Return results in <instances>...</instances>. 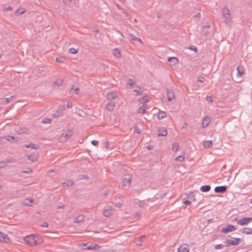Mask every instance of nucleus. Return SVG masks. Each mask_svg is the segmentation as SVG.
<instances>
[{"mask_svg":"<svg viewBox=\"0 0 252 252\" xmlns=\"http://www.w3.org/2000/svg\"><path fill=\"white\" fill-rule=\"evenodd\" d=\"M222 13L223 17L225 19V22L226 24H229L232 22L231 18L230 11L228 8L225 6L222 9Z\"/></svg>","mask_w":252,"mask_h":252,"instance_id":"nucleus-1","label":"nucleus"},{"mask_svg":"<svg viewBox=\"0 0 252 252\" xmlns=\"http://www.w3.org/2000/svg\"><path fill=\"white\" fill-rule=\"evenodd\" d=\"M24 241L30 246H35L37 244V240L33 235H30L24 237Z\"/></svg>","mask_w":252,"mask_h":252,"instance_id":"nucleus-2","label":"nucleus"},{"mask_svg":"<svg viewBox=\"0 0 252 252\" xmlns=\"http://www.w3.org/2000/svg\"><path fill=\"white\" fill-rule=\"evenodd\" d=\"M72 133L70 130H67V131L63 132L59 138L60 141L62 142H65L72 136Z\"/></svg>","mask_w":252,"mask_h":252,"instance_id":"nucleus-3","label":"nucleus"},{"mask_svg":"<svg viewBox=\"0 0 252 252\" xmlns=\"http://www.w3.org/2000/svg\"><path fill=\"white\" fill-rule=\"evenodd\" d=\"M236 229V227L235 226L232 224H228L226 227L222 228L221 232L223 233H227L228 232L234 231Z\"/></svg>","mask_w":252,"mask_h":252,"instance_id":"nucleus-4","label":"nucleus"},{"mask_svg":"<svg viewBox=\"0 0 252 252\" xmlns=\"http://www.w3.org/2000/svg\"><path fill=\"white\" fill-rule=\"evenodd\" d=\"M240 240L241 239L240 238H235L233 240L227 239L225 240V243L226 244V247H229L231 245H237L240 243Z\"/></svg>","mask_w":252,"mask_h":252,"instance_id":"nucleus-5","label":"nucleus"},{"mask_svg":"<svg viewBox=\"0 0 252 252\" xmlns=\"http://www.w3.org/2000/svg\"><path fill=\"white\" fill-rule=\"evenodd\" d=\"M252 221V218H244L238 221V224L241 225L248 224L249 222Z\"/></svg>","mask_w":252,"mask_h":252,"instance_id":"nucleus-6","label":"nucleus"},{"mask_svg":"<svg viewBox=\"0 0 252 252\" xmlns=\"http://www.w3.org/2000/svg\"><path fill=\"white\" fill-rule=\"evenodd\" d=\"M131 176L129 175H125V177L122 180V183L124 186L129 185L131 181Z\"/></svg>","mask_w":252,"mask_h":252,"instance_id":"nucleus-7","label":"nucleus"},{"mask_svg":"<svg viewBox=\"0 0 252 252\" xmlns=\"http://www.w3.org/2000/svg\"><path fill=\"white\" fill-rule=\"evenodd\" d=\"M178 252H189V246L187 244L181 245L178 249Z\"/></svg>","mask_w":252,"mask_h":252,"instance_id":"nucleus-8","label":"nucleus"},{"mask_svg":"<svg viewBox=\"0 0 252 252\" xmlns=\"http://www.w3.org/2000/svg\"><path fill=\"white\" fill-rule=\"evenodd\" d=\"M227 187L225 186H219L215 188V191L217 193H223L226 191Z\"/></svg>","mask_w":252,"mask_h":252,"instance_id":"nucleus-9","label":"nucleus"},{"mask_svg":"<svg viewBox=\"0 0 252 252\" xmlns=\"http://www.w3.org/2000/svg\"><path fill=\"white\" fill-rule=\"evenodd\" d=\"M167 99L168 101H171L173 99H175V96L173 91L172 90L167 89Z\"/></svg>","mask_w":252,"mask_h":252,"instance_id":"nucleus-10","label":"nucleus"},{"mask_svg":"<svg viewBox=\"0 0 252 252\" xmlns=\"http://www.w3.org/2000/svg\"><path fill=\"white\" fill-rule=\"evenodd\" d=\"M9 238L8 236L1 232H0V241L2 242H8Z\"/></svg>","mask_w":252,"mask_h":252,"instance_id":"nucleus-11","label":"nucleus"},{"mask_svg":"<svg viewBox=\"0 0 252 252\" xmlns=\"http://www.w3.org/2000/svg\"><path fill=\"white\" fill-rule=\"evenodd\" d=\"M115 106V103L114 101L108 102L105 106V109L110 111H112Z\"/></svg>","mask_w":252,"mask_h":252,"instance_id":"nucleus-12","label":"nucleus"},{"mask_svg":"<svg viewBox=\"0 0 252 252\" xmlns=\"http://www.w3.org/2000/svg\"><path fill=\"white\" fill-rule=\"evenodd\" d=\"M211 122L210 118L209 117H205L202 122V126L203 127H206Z\"/></svg>","mask_w":252,"mask_h":252,"instance_id":"nucleus-13","label":"nucleus"},{"mask_svg":"<svg viewBox=\"0 0 252 252\" xmlns=\"http://www.w3.org/2000/svg\"><path fill=\"white\" fill-rule=\"evenodd\" d=\"M168 61L172 64V65L177 64L179 63V60L176 57H172L168 58Z\"/></svg>","mask_w":252,"mask_h":252,"instance_id":"nucleus-14","label":"nucleus"},{"mask_svg":"<svg viewBox=\"0 0 252 252\" xmlns=\"http://www.w3.org/2000/svg\"><path fill=\"white\" fill-rule=\"evenodd\" d=\"M237 76L241 77L244 74V70L243 66L242 65H239L237 68Z\"/></svg>","mask_w":252,"mask_h":252,"instance_id":"nucleus-15","label":"nucleus"},{"mask_svg":"<svg viewBox=\"0 0 252 252\" xmlns=\"http://www.w3.org/2000/svg\"><path fill=\"white\" fill-rule=\"evenodd\" d=\"M84 218L85 216L84 215H79L74 219L73 222L74 223H80L84 220Z\"/></svg>","mask_w":252,"mask_h":252,"instance_id":"nucleus-16","label":"nucleus"},{"mask_svg":"<svg viewBox=\"0 0 252 252\" xmlns=\"http://www.w3.org/2000/svg\"><path fill=\"white\" fill-rule=\"evenodd\" d=\"M117 95L116 94L113 92L108 93L106 95V97L108 100L114 99L116 98L117 97Z\"/></svg>","mask_w":252,"mask_h":252,"instance_id":"nucleus-17","label":"nucleus"},{"mask_svg":"<svg viewBox=\"0 0 252 252\" xmlns=\"http://www.w3.org/2000/svg\"><path fill=\"white\" fill-rule=\"evenodd\" d=\"M167 135V131L166 129L164 128L163 129H159L158 130V136H166Z\"/></svg>","mask_w":252,"mask_h":252,"instance_id":"nucleus-18","label":"nucleus"},{"mask_svg":"<svg viewBox=\"0 0 252 252\" xmlns=\"http://www.w3.org/2000/svg\"><path fill=\"white\" fill-rule=\"evenodd\" d=\"M33 200L30 198H26L24 200V204L27 206H32Z\"/></svg>","mask_w":252,"mask_h":252,"instance_id":"nucleus-19","label":"nucleus"},{"mask_svg":"<svg viewBox=\"0 0 252 252\" xmlns=\"http://www.w3.org/2000/svg\"><path fill=\"white\" fill-rule=\"evenodd\" d=\"M113 54L117 58H119L121 57V52L120 50L117 48L114 49Z\"/></svg>","mask_w":252,"mask_h":252,"instance_id":"nucleus-20","label":"nucleus"},{"mask_svg":"<svg viewBox=\"0 0 252 252\" xmlns=\"http://www.w3.org/2000/svg\"><path fill=\"white\" fill-rule=\"evenodd\" d=\"M211 189V187L210 185H205L203 186L200 188V190L202 192H208Z\"/></svg>","mask_w":252,"mask_h":252,"instance_id":"nucleus-21","label":"nucleus"},{"mask_svg":"<svg viewBox=\"0 0 252 252\" xmlns=\"http://www.w3.org/2000/svg\"><path fill=\"white\" fill-rule=\"evenodd\" d=\"M63 83V80L59 79L53 83V86L61 87Z\"/></svg>","mask_w":252,"mask_h":252,"instance_id":"nucleus-22","label":"nucleus"},{"mask_svg":"<svg viewBox=\"0 0 252 252\" xmlns=\"http://www.w3.org/2000/svg\"><path fill=\"white\" fill-rule=\"evenodd\" d=\"M166 117V113L164 111H159L158 115V118L159 120L162 119Z\"/></svg>","mask_w":252,"mask_h":252,"instance_id":"nucleus-23","label":"nucleus"},{"mask_svg":"<svg viewBox=\"0 0 252 252\" xmlns=\"http://www.w3.org/2000/svg\"><path fill=\"white\" fill-rule=\"evenodd\" d=\"M212 142L211 141H206L204 142L203 145L205 148H209L212 146Z\"/></svg>","mask_w":252,"mask_h":252,"instance_id":"nucleus-24","label":"nucleus"},{"mask_svg":"<svg viewBox=\"0 0 252 252\" xmlns=\"http://www.w3.org/2000/svg\"><path fill=\"white\" fill-rule=\"evenodd\" d=\"M179 144L178 143L174 142L172 144V151L176 152L179 149Z\"/></svg>","mask_w":252,"mask_h":252,"instance_id":"nucleus-25","label":"nucleus"},{"mask_svg":"<svg viewBox=\"0 0 252 252\" xmlns=\"http://www.w3.org/2000/svg\"><path fill=\"white\" fill-rule=\"evenodd\" d=\"M37 156L35 155H29L27 156L28 159L30 160L32 162H34L37 160Z\"/></svg>","mask_w":252,"mask_h":252,"instance_id":"nucleus-26","label":"nucleus"},{"mask_svg":"<svg viewBox=\"0 0 252 252\" xmlns=\"http://www.w3.org/2000/svg\"><path fill=\"white\" fill-rule=\"evenodd\" d=\"M25 147L26 148H31L32 149H35V150H37L39 148V147L37 145H36L33 143H30L28 145H26Z\"/></svg>","mask_w":252,"mask_h":252,"instance_id":"nucleus-27","label":"nucleus"},{"mask_svg":"<svg viewBox=\"0 0 252 252\" xmlns=\"http://www.w3.org/2000/svg\"><path fill=\"white\" fill-rule=\"evenodd\" d=\"M146 109H147L146 105H143L141 107H140L138 109V113H141V114H144L146 111Z\"/></svg>","mask_w":252,"mask_h":252,"instance_id":"nucleus-28","label":"nucleus"},{"mask_svg":"<svg viewBox=\"0 0 252 252\" xmlns=\"http://www.w3.org/2000/svg\"><path fill=\"white\" fill-rule=\"evenodd\" d=\"M112 212L111 210L105 209L103 212V215L106 217H109L111 216Z\"/></svg>","mask_w":252,"mask_h":252,"instance_id":"nucleus-29","label":"nucleus"},{"mask_svg":"<svg viewBox=\"0 0 252 252\" xmlns=\"http://www.w3.org/2000/svg\"><path fill=\"white\" fill-rule=\"evenodd\" d=\"M63 115V113L62 111H57L56 113L53 114V116L54 118H58L59 117H61Z\"/></svg>","mask_w":252,"mask_h":252,"instance_id":"nucleus-30","label":"nucleus"},{"mask_svg":"<svg viewBox=\"0 0 252 252\" xmlns=\"http://www.w3.org/2000/svg\"><path fill=\"white\" fill-rule=\"evenodd\" d=\"M201 32V34L204 35V36H207L209 34V31H208V29H205V27H202V31Z\"/></svg>","mask_w":252,"mask_h":252,"instance_id":"nucleus-31","label":"nucleus"},{"mask_svg":"<svg viewBox=\"0 0 252 252\" xmlns=\"http://www.w3.org/2000/svg\"><path fill=\"white\" fill-rule=\"evenodd\" d=\"M14 98V96H12L9 98H4L3 100V102L4 104H7L10 101H12L13 100V99Z\"/></svg>","mask_w":252,"mask_h":252,"instance_id":"nucleus-32","label":"nucleus"},{"mask_svg":"<svg viewBox=\"0 0 252 252\" xmlns=\"http://www.w3.org/2000/svg\"><path fill=\"white\" fill-rule=\"evenodd\" d=\"M63 185L64 186L66 185L67 187H71L73 185V183L71 180H67L66 182L63 183Z\"/></svg>","mask_w":252,"mask_h":252,"instance_id":"nucleus-33","label":"nucleus"},{"mask_svg":"<svg viewBox=\"0 0 252 252\" xmlns=\"http://www.w3.org/2000/svg\"><path fill=\"white\" fill-rule=\"evenodd\" d=\"M128 34L131 37V38L132 40L138 41L140 42H142L141 40L139 38L136 37L135 35L131 33H128Z\"/></svg>","mask_w":252,"mask_h":252,"instance_id":"nucleus-34","label":"nucleus"},{"mask_svg":"<svg viewBox=\"0 0 252 252\" xmlns=\"http://www.w3.org/2000/svg\"><path fill=\"white\" fill-rule=\"evenodd\" d=\"M252 228H243V230L242 231V232L243 233H245L247 234H252Z\"/></svg>","mask_w":252,"mask_h":252,"instance_id":"nucleus-35","label":"nucleus"},{"mask_svg":"<svg viewBox=\"0 0 252 252\" xmlns=\"http://www.w3.org/2000/svg\"><path fill=\"white\" fill-rule=\"evenodd\" d=\"M134 243L137 246H141L142 245V240L139 237L136 238L134 240Z\"/></svg>","mask_w":252,"mask_h":252,"instance_id":"nucleus-36","label":"nucleus"},{"mask_svg":"<svg viewBox=\"0 0 252 252\" xmlns=\"http://www.w3.org/2000/svg\"><path fill=\"white\" fill-rule=\"evenodd\" d=\"M142 89V88L138 86V87H137L136 89L134 90V92L136 93V95H141L142 94V93H141Z\"/></svg>","mask_w":252,"mask_h":252,"instance_id":"nucleus-37","label":"nucleus"},{"mask_svg":"<svg viewBox=\"0 0 252 252\" xmlns=\"http://www.w3.org/2000/svg\"><path fill=\"white\" fill-rule=\"evenodd\" d=\"M141 103H146L148 101V98L146 96H143L139 99Z\"/></svg>","mask_w":252,"mask_h":252,"instance_id":"nucleus-38","label":"nucleus"},{"mask_svg":"<svg viewBox=\"0 0 252 252\" xmlns=\"http://www.w3.org/2000/svg\"><path fill=\"white\" fill-rule=\"evenodd\" d=\"M7 165V161L6 160L2 161L0 162V168H4Z\"/></svg>","mask_w":252,"mask_h":252,"instance_id":"nucleus-39","label":"nucleus"},{"mask_svg":"<svg viewBox=\"0 0 252 252\" xmlns=\"http://www.w3.org/2000/svg\"><path fill=\"white\" fill-rule=\"evenodd\" d=\"M51 121L52 120L51 119L45 118L42 120V123L43 124H49L51 123Z\"/></svg>","mask_w":252,"mask_h":252,"instance_id":"nucleus-40","label":"nucleus"},{"mask_svg":"<svg viewBox=\"0 0 252 252\" xmlns=\"http://www.w3.org/2000/svg\"><path fill=\"white\" fill-rule=\"evenodd\" d=\"M56 61L59 63H63L65 61V59L62 57H57Z\"/></svg>","mask_w":252,"mask_h":252,"instance_id":"nucleus-41","label":"nucleus"},{"mask_svg":"<svg viewBox=\"0 0 252 252\" xmlns=\"http://www.w3.org/2000/svg\"><path fill=\"white\" fill-rule=\"evenodd\" d=\"M175 160L179 161H182L184 160V156L182 155L179 156L175 158Z\"/></svg>","mask_w":252,"mask_h":252,"instance_id":"nucleus-42","label":"nucleus"},{"mask_svg":"<svg viewBox=\"0 0 252 252\" xmlns=\"http://www.w3.org/2000/svg\"><path fill=\"white\" fill-rule=\"evenodd\" d=\"M129 85L130 87H132L134 85L133 80L132 79H129L128 82L127 84V86Z\"/></svg>","mask_w":252,"mask_h":252,"instance_id":"nucleus-43","label":"nucleus"},{"mask_svg":"<svg viewBox=\"0 0 252 252\" xmlns=\"http://www.w3.org/2000/svg\"><path fill=\"white\" fill-rule=\"evenodd\" d=\"M69 52L72 54H76L78 52V49L76 50L75 48H71L69 49Z\"/></svg>","mask_w":252,"mask_h":252,"instance_id":"nucleus-44","label":"nucleus"},{"mask_svg":"<svg viewBox=\"0 0 252 252\" xmlns=\"http://www.w3.org/2000/svg\"><path fill=\"white\" fill-rule=\"evenodd\" d=\"M223 247L222 244H218L215 246V249L216 250L221 249Z\"/></svg>","mask_w":252,"mask_h":252,"instance_id":"nucleus-45","label":"nucleus"},{"mask_svg":"<svg viewBox=\"0 0 252 252\" xmlns=\"http://www.w3.org/2000/svg\"><path fill=\"white\" fill-rule=\"evenodd\" d=\"M134 131L137 133H140L141 130L137 126H135L134 127Z\"/></svg>","mask_w":252,"mask_h":252,"instance_id":"nucleus-46","label":"nucleus"},{"mask_svg":"<svg viewBox=\"0 0 252 252\" xmlns=\"http://www.w3.org/2000/svg\"><path fill=\"white\" fill-rule=\"evenodd\" d=\"M14 138H15L14 137H13V136L7 135V136H5V139L8 141H11V140H14Z\"/></svg>","mask_w":252,"mask_h":252,"instance_id":"nucleus-47","label":"nucleus"},{"mask_svg":"<svg viewBox=\"0 0 252 252\" xmlns=\"http://www.w3.org/2000/svg\"><path fill=\"white\" fill-rule=\"evenodd\" d=\"M25 12V10H23V9H22V8H18L16 11L17 13H18L20 14H23Z\"/></svg>","mask_w":252,"mask_h":252,"instance_id":"nucleus-48","label":"nucleus"},{"mask_svg":"<svg viewBox=\"0 0 252 252\" xmlns=\"http://www.w3.org/2000/svg\"><path fill=\"white\" fill-rule=\"evenodd\" d=\"M206 99L210 103H212L213 101L212 97L210 96H207L206 97Z\"/></svg>","mask_w":252,"mask_h":252,"instance_id":"nucleus-49","label":"nucleus"},{"mask_svg":"<svg viewBox=\"0 0 252 252\" xmlns=\"http://www.w3.org/2000/svg\"><path fill=\"white\" fill-rule=\"evenodd\" d=\"M32 172V170L31 169H28L27 170H23L22 171V173L30 174Z\"/></svg>","mask_w":252,"mask_h":252,"instance_id":"nucleus-50","label":"nucleus"},{"mask_svg":"<svg viewBox=\"0 0 252 252\" xmlns=\"http://www.w3.org/2000/svg\"><path fill=\"white\" fill-rule=\"evenodd\" d=\"M205 80L203 76H199L198 77V81L200 82H203Z\"/></svg>","mask_w":252,"mask_h":252,"instance_id":"nucleus-51","label":"nucleus"},{"mask_svg":"<svg viewBox=\"0 0 252 252\" xmlns=\"http://www.w3.org/2000/svg\"><path fill=\"white\" fill-rule=\"evenodd\" d=\"M6 161H7V164L8 163H10V162H14L15 161V160L13 158H9V159H7L5 160Z\"/></svg>","mask_w":252,"mask_h":252,"instance_id":"nucleus-52","label":"nucleus"},{"mask_svg":"<svg viewBox=\"0 0 252 252\" xmlns=\"http://www.w3.org/2000/svg\"><path fill=\"white\" fill-rule=\"evenodd\" d=\"M104 145L106 149H108L109 147L110 143L108 141H106V142H104Z\"/></svg>","mask_w":252,"mask_h":252,"instance_id":"nucleus-53","label":"nucleus"},{"mask_svg":"<svg viewBox=\"0 0 252 252\" xmlns=\"http://www.w3.org/2000/svg\"><path fill=\"white\" fill-rule=\"evenodd\" d=\"M92 144L94 146H97L98 144V142L96 140H93L91 142Z\"/></svg>","mask_w":252,"mask_h":252,"instance_id":"nucleus-54","label":"nucleus"},{"mask_svg":"<svg viewBox=\"0 0 252 252\" xmlns=\"http://www.w3.org/2000/svg\"><path fill=\"white\" fill-rule=\"evenodd\" d=\"M183 203H184V204H185L186 205H190L191 204L190 201H189L188 200H186L184 201L183 202Z\"/></svg>","mask_w":252,"mask_h":252,"instance_id":"nucleus-55","label":"nucleus"},{"mask_svg":"<svg viewBox=\"0 0 252 252\" xmlns=\"http://www.w3.org/2000/svg\"><path fill=\"white\" fill-rule=\"evenodd\" d=\"M100 248V246L97 244H95L93 245V250H96Z\"/></svg>","mask_w":252,"mask_h":252,"instance_id":"nucleus-56","label":"nucleus"},{"mask_svg":"<svg viewBox=\"0 0 252 252\" xmlns=\"http://www.w3.org/2000/svg\"><path fill=\"white\" fill-rule=\"evenodd\" d=\"M41 226L43 227H48V224L47 222H43L42 224H41Z\"/></svg>","mask_w":252,"mask_h":252,"instance_id":"nucleus-57","label":"nucleus"},{"mask_svg":"<svg viewBox=\"0 0 252 252\" xmlns=\"http://www.w3.org/2000/svg\"><path fill=\"white\" fill-rule=\"evenodd\" d=\"M73 106V104L72 102H68L67 103V107L68 108H70Z\"/></svg>","mask_w":252,"mask_h":252,"instance_id":"nucleus-58","label":"nucleus"},{"mask_svg":"<svg viewBox=\"0 0 252 252\" xmlns=\"http://www.w3.org/2000/svg\"><path fill=\"white\" fill-rule=\"evenodd\" d=\"M200 17H201V13L199 12L194 16V18H196L199 19Z\"/></svg>","mask_w":252,"mask_h":252,"instance_id":"nucleus-59","label":"nucleus"},{"mask_svg":"<svg viewBox=\"0 0 252 252\" xmlns=\"http://www.w3.org/2000/svg\"><path fill=\"white\" fill-rule=\"evenodd\" d=\"M63 2L66 4H69L71 3V0H63Z\"/></svg>","mask_w":252,"mask_h":252,"instance_id":"nucleus-60","label":"nucleus"},{"mask_svg":"<svg viewBox=\"0 0 252 252\" xmlns=\"http://www.w3.org/2000/svg\"><path fill=\"white\" fill-rule=\"evenodd\" d=\"M93 245H91L90 246H87L86 250H93Z\"/></svg>","mask_w":252,"mask_h":252,"instance_id":"nucleus-61","label":"nucleus"},{"mask_svg":"<svg viewBox=\"0 0 252 252\" xmlns=\"http://www.w3.org/2000/svg\"><path fill=\"white\" fill-rule=\"evenodd\" d=\"M79 92V88H76L75 89H74V93L76 94H78Z\"/></svg>","mask_w":252,"mask_h":252,"instance_id":"nucleus-62","label":"nucleus"},{"mask_svg":"<svg viewBox=\"0 0 252 252\" xmlns=\"http://www.w3.org/2000/svg\"><path fill=\"white\" fill-rule=\"evenodd\" d=\"M202 27H205V29H209L210 28V24H207L206 25H205L203 26Z\"/></svg>","mask_w":252,"mask_h":252,"instance_id":"nucleus-63","label":"nucleus"},{"mask_svg":"<svg viewBox=\"0 0 252 252\" xmlns=\"http://www.w3.org/2000/svg\"><path fill=\"white\" fill-rule=\"evenodd\" d=\"M64 208V205H59L57 207L58 209H63V208Z\"/></svg>","mask_w":252,"mask_h":252,"instance_id":"nucleus-64","label":"nucleus"}]
</instances>
